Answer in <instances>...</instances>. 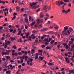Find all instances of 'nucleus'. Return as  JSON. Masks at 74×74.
Instances as JSON below:
<instances>
[{
	"label": "nucleus",
	"mask_w": 74,
	"mask_h": 74,
	"mask_svg": "<svg viewBox=\"0 0 74 74\" xmlns=\"http://www.w3.org/2000/svg\"><path fill=\"white\" fill-rule=\"evenodd\" d=\"M69 27V26H67L64 28V30L62 31V34H61V35H66V36H67L68 35L67 31L68 30Z\"/></svg>",
	"instance_id": "obj_1"
},
{
	"label": "nucleus",
	"mask_w": 74,
	"mask_h": 74,
	"mask_svg": "<svg viewBox=\"0 0 74 74\" xmlns=\"http://www.w3.org/2000/svg\"><path fill=\"white\" fill-rule=\"evenodd\" d=\"M30 5L32 9L33 8H38L40 7V5H38L36 6V5H37V3L33 2L32 3H30Z\"/></svg>",
	"instance_id": "obj_2"
},
{
	"label": "nucleus",
	"mask_w": 74,
	"mask_h": 74,
	"mask_svg": "<svg viewBox=\"0 0 74 74\" xmlns=\"http://www.w3.org/2000/svg\"><path fill=\"white\" fill-rule=\"evenodd\" d=\"M10 67V69L11 70H12L14 68V69H15V66H13L11 64H10L9 66L8 65L7 66L5 67L6 68H7V67Z\"/></svg>",
	"instance_id": "obj_3"
},
{
	"label": "nucleus",
	"mask_w": 74,
	"mask_h": 74,
	"mask_svg": "<svg viewBox=\"0 0 74 74\" xmlns=\"http://www.w3.org/2000/svg\"><path fill=\"white\" fill-rule=\"evenodd\" d=\"M45 41H46V42H50L52 40V38H45Z\"/></svg>",
	"instance_id": "obj_4"
},
{
	"label": "nucleus",
	"mask_w": 74,
	"mask_h": 74,
	"mask_svg": "<svg viewBox=\"0 0 74 74\" xmlns=\"http://www.w3.org/2000/svg\"><path fill=\"white\" fill-rule=\"evenodd\" d=\"M65 61L66 63H68L69 64H70V60H69V59L67 57H66L65 58Z\"/></svg>",
	"instance_id": "obj_5"
},
{
	"label": "nucleus",
	"mask_w": 74,
	"mask_h": 74,
	"mask_svg": "<svg viewBox=\"0 0 74 74\" xmlns=\"http://www.w3.org/2000/svg\"><path fill=\"white\" fill-rule=\"evenodd\" d=\"M18 31H19V32L18 33L17 35H18V36H19V35L21 34L22 32V30H21V29L20 28H19L18 29Z\"/></svg>",
	"instance_id": "obj_6"
},
{
	"label": "nucleus",
	"mask_w": 74,
	"mask_h": 74,
	"mask_svg": "<svg viewBox=\"0 0 74 74\" xmlns=\"http://www.w3.org/2000/svg\"><path fill=\"white\" fill-rule=\"evenodd\" d=\"M21 53L22 54H25V55H26L27 54V52L26 51H21Z\"/></svg>",
	"instance_id": "obj_7"
},
{
	"label": "nucleus",
	"mask_w": 74,
	"mask_h": 74,
	"mask_svg": "<svg viewBox=\"0 0 74 74\" xmlns=\"http://www.w3.org/2000/svg\"><path fill=\"white\" fill-rule=\"evenodd\" d=\"M56 4L58 6V7H60V1H57L56 2Z\"/></svg>",
	"instance_id": "obj_8"
},
{
	"label": "nucleus",
	"mask_w": 74,
	"mask_h": 74,
	"mask_svg": "<svg viewBox=\"0 0 74 74\" xmlns=\"http://www.w3.org/2000/svg\"><path fill=\"white\" fill-rule=\"evenodd\" d=\"M40 16L41 18H43L44 16V15L43 14V13L42 12H40Z\"/></svg>",
	"instance_id": "obj_9"
},
{
	"label": "nucleus",
	"mask_w": 74,
	"mask_h": 74,
	"mask_svg": "<svg viewBox=\"0 0 74 74\" xmlns=\"http://www.w3.org/2000/svg\"><path fill=\"white\" fill-rule=\"evenodd\" d=\"M34 20L33 18H32L31 16H30L29 18V21L31 22H33Z\"/></svg>",
	"instance_id": "obj_10"
},
{
	"label": "nucleus",
	"mask_w": 74,
	"mask_h": 74,
	"mask_svg": "<svg viewBox=\"0 0 74 74\" xmlns=\"http://www.w3.org/2000/svg\"><path fill=\"white\" fill-rule=\"evenodd\" d=\"M48 30V28H44L43 29H41L40 30L41 32H45V31H47Z\"/></svg>",
	"instance_id": "obj_11"
},
{
	"label": "nucleus",
	"mask_w": 74,
	"mask_h": 74,
	"mask_svg": "<svg viewBox=\"0 0 74 74\" xmlns=\"http://www.w3.org/2000/svg\"><path fill=\"white\" fill-rule=\"evenodd\" d=\"M63 41L64 42H65L66 43L68 42V39L66 38H64L63 39Z\"/></svg>",
	"instance_id": "obj_12"
},
{
	"label": "nucleus",
	"mask_w": 74,
	"mask_h": 74,
	"mask_svg": "<svg viewBox=\"0 0 74 74\" xmlns=\"http://www.w3.org/2000/svg\"><path fill=\"white\" fill-rule=\"evenodd\" d=\"M23 62V60H21V61L20 60H18L17 61V63L18 64L19 63H22Z\"/></svg>",
	"instance_id": "obj_13"
},
{
	"label": "nucleus",
	"mask_w": 74,
	"mask_h": 74,
	"mask_svg": "<svg viewBox=\"0 0 74 74\" xmlns=\"http://www.w3.org/2000/svg\"><path fill=\"white\" fill-rule=\"evenodd\" d=\"M38 53H36L35 56L34 57L35 60H36V59H38Z\"/></svg>",
	"instance_id": "obj_14"
},
{
	"label": "nucleus",
	"mask_w": 74,
	"mask_h": 74,
	"mask_svg": "<svg viewBox=\"0 0 74 74\" xmlns=\"http://www.w3.org/2000/svg\"><path fill=\"white\" fill-rule=\"evenodd\" d=\"M44 57L40 56L39 58V60H40V61L42 60H43V59H44Z\"/></svg>",
	"instance_id": "obj_15"
},
{
	"label": "nucleus",
	"mask_w": 74,
	"mask_h": 74,
	"mask_svg": "<svg viewBox=\"0 0 74 74\" xmlns=\"http://www.w3.org/2000/svg\"><path fill=\"white\" fill-rule=\"evenodd\" d=\"M31 53L32 55V58H34L35 57V56H36L35 55L33 54V53H34V52L33 53L32 52H31Z\"/></svg>",
	"instance_id": "obj_16"
},
{
	"label": "nucleus",
	"mask_w": 74,
	"mask_h": 74,
	"mask_svg": "<svg viewBox=\"0 0 74 74\" xmlns=\"http://www.w3.org/2000/svg\"><path fill=\"white\" fill-rule=\"evenodd\" d=\"M33 59H30L29 61H27V65H29V63H30V62H32L33 61Z\"/></svg>",
	"instance_id": "obj_17"
},
{
	"label": "nucleus",
	"mask_w": 74,
	"mask_h": 74,
	"mask_svg": "<svg viewBox=\"0 0 74 74\" xmlns=\"http://www.w3.org/2000/svg\"><path fill=\"white\" fill-rule=\"evenodd\" d=\"M2 54L3 55H9V54L7 53L4 51L2 52Z\"/></svg>",
	"instance_id": "obj_18"
},
{
	"label": "nucleus",
	"mask_w": 74,
	"mask_h": 74,
	"mask_svg": "<svg viewBox=\"0 0 74 74\" xmlns=\"http://www.w3.org/2000/svg\"><path fill=\"white\" fill-rule=\"evenodd\" d=\"M10 40L12 41H14L15 40V37H11Z\"/></svg>",
	"instance_id": "obj_19"
},
{
	"label": "nucleus",
	"mask_w": 74,
	"mask_h": 74,
	"mask_svg": "<svg viewBox=\"0 0 74 74\" xmlns=\"http://www.w3.org/2000/svg\"><path fill=\"white\" fill-rule=\"evenodd\" d=\"M67 5V3H64V5H63L62 6V8L63 9H64V6Z\"/></svg>",
	"instance_id": "obj_20"
},
{
	"label": "nucleus",
	"mask_w": 74,
	"mask_h": 74,
	"mask_svg": "<svg viewBox=\"0 0 74 74\" xmlns=\"http://www.w3.org/2000/svg\"><path fill=\"white\" fill-rule=\"evenodd\" d=\"M58 58H59V59H61V60H63V57L61 56H58Z\"/></svg>",
	"instance_id": "obj_21"
},
{
	"label": "nucleus",
	"mask_w": 74,
	"mask_h": 74,
	"mask_svg": "<svg viewBox=\"0 0 74 74\" xmlns=\"http://www.w3.org/2000/svg\"><path fill=\"white\" fill-rule=\"evenodd\" d=\"M69 72H70V73L69 74H71L72 73H73V74H74V70H69Z\"/></svg>",
	"instance_id": "obj_22"
},
{
	"label": "nucleus",
	"mask_w": 74,
	"mask_h": 74,
	"mask_svg": "<svg viewBox=\"0 0 74 74\" xmlns=\"http://www.w3.org/2000/svg\"><path fill=\"white\" fill-rule=\"evenodd\" d=\"M30 35V33L28 32V33H27V34L26 35V38H28L29 37V36Z\"/></svg>",
	"instance_id": "obj_23"
},
{
	"label": "nucleus",
	"mask_w": 74,
	"mask_h": 74,
	"mask_svg": "<svg viewBox=\"0 0 74 74\" xmlns=\"http://www.w3.org/2000/svg\"><path fill=\"white\" fill-rule=\"evenodd\" d=\"M16 11H19V9H20V8H19V6H17L16 7Z\"/></svg>",
	"instance_id": "obj_24"
},
{
	"label": "nucleus",
	"mask_w": 74,
	"mask_h": 74,
	"mask_svg": "<svg viewBox=\"0 0 74 74\" xmlns=\"http://www.w3.org/2000/svg\"><path fill=\"white\" fill-rule=\"evenodd\" d=\"M35 23H36V22L34 21V22L32 23L31 24H30V25L31 26H34Z\"/></svg>",
	"instance_id": "obj_25"
},
{
	"label": "nucleus",
	"mask_w": 74,
	"mask_h": 74,
	"mask_svg": "<svg viewBox=\"0 0 74 74\" xmlns=\"http://www.w3.org/2000/svg\"><path fill=\"white\" fill-rule=\"evenodd\" d=\"M44 53H45V54L47 55V57H49V54H48V53L46 52L45 51H44Z\"/></svg>",
	"instance_id": "obj_26"
},
{
	"label": "nucleus",
	"mask_w": 74,
	"mask_h": 74,
	"mask_svg": "<svg viewBox=\"0 0 74 74\" xmlns=\"http://www.w3.org/2000/svg\"><path fill=\"white\" fill-rule=\"evenodd\" d=\"M12 55H13V56H14V55H15V53H14V52H15V51L14 50H13L12 51Z\"/></svg>",
	"instance_id": "obj_27"
},
{
	"label": "nucleus",
	"mask_w": 74,
	"mask_h": 74,
	"mask_svg": "<svg viewBox=\"0 0 74 74\" xmlns=\"http://www.w3.org/2000/svg\"><path fill=\"white\" fill-rule=\"evenodd\" d=\"M31 36L32 37V39H34V38H36V37H35V36L34 34H32L31 35Z\"/></svg>",
	"instance_id": "obj_28"
},
{
	"label": "nucleus",
	"mask_w": 74,
	"mask_h": 74,
	"mask_svg": "<svg viewBox=\"0 0 74 74\" xmlns=\"http://www.w3.org/2000/svg\"><path fill=\"white\" fill-rule=\"evenodd\" d=\"M69 30L70 32H73V29L72 28L70 27L69 28Z\"/></svg>",
	"instance_id": "obj_29"
},
{
	"label": "nucleus",
	"mask_w": 74,
	"mask_h": 74,
	"mask_svg": "<svg viewBox=\"0 0 74 74\" xmlns=\"http://www.w3.org/2000/svg\"><path fill=\"white\" fill-rule=\"evenodd\" d=\"M48 65H49V66H53L54 65V64L52 63H48Z\"/></svg>",
	"instance_id": "obj_30"
},
{
	"label": "nucleus",
	"mask_w": 74,
	"mask_h": 74,
	"mask_svg": "<svg viewBox=\"0 0 74 74\" xmlns=\"http://www.w3.org/2000/svg\"><path fill=\"white\" fill-rule=\"evenodd\" d=\"M11 71L9 70V71H7L6 72V74H11Z\"/></svg>",
	"instance_id": "obj_31"
},
{
	"label": "nucleus",
	"mask_w": 74,
	"mask_h": 74,
	"mask_svg": "<svg viewBox=\"0 0 74 74\" xmlns=\"http://www.w3.org/2000/svg\"><path fill=\"white\" fill-rule=\"evenodd\" d=\"M53 43H54V40H53L50 42V44L51 45H53Z\"/></svg>",
	"instance_id": "obj_32"
},
{
	"label": "nucleus",
	"mask_w": 74,
	"mask_h": 74,
	"mask_svg": "<svg viewBox=\"0 0 74 74\" xmlns=\"http://www.w3.org/2000/svg\"><path fill=\"white\" fill-rule=\"evenodd\" d=\"M60 5H63L64 4V2L63 1H60Z\"/></svg>",
	"instance_id": "obj_33"
},
{
	"label": "nucleus",
	"mask_w": 74,
	"mask_h": 74,
	"mask_svg": "<svg viewBox=\"0 0 74 74\" xmlns=\"http://www.w3.org/2000/svg\"><path fill=\"white\" fill-rule=\"evenodd\" d=\"M12 48H14V49H16V48H17V47H16V45H15L12 46Z\"/></svg>",
	"instance_id": "obj_34"
},
{
	"label": "nucleus",
	"mask_w": 74,
	"mask_h": 74,
	"mask_svg": "<svg viewBox=\"0 0 74 74\" xmlns=\"http://www.w3.org/2000/svg\"><path fill=\"white\" fill-rule=\"evenodd\" d=\"M9 24L8 23L4 24L3 25H2V26H8Z\"/></svg>",
	"instance_id": "obj_35"
},
{
	"label": "nucleus",
	"mask_w": 74,
	"mask_h": 74,
	"mask_svg": "<svg viewBox=\"0 0 74 74\" xmlns=\"http://www.w3.org/2000/svg\"><path fill=\"white\" fill-rule=\"evenodd\" d=\"M51 49V47H49V46H47L46 47V49Z\"/></svg>",
	"instance_id": "obj_36"
},
{
	"label": "nucleus",
	"mask_w": 74,
	"mask_h": 74,
	"mask_svg": "<svg viewBox=\"0 0 74 74\" xmlns=\"http://www.w3.org/2000/svg\"><path fill=\"white\" fill-rule=\"evenodd\" d=\"M37 24H39L40 23V19H37Z\"/></svg>",
	"instance_id": "obj_37"
},
{
	"label": "nucleus",
	"mask_w": 74,
	"mask_h": 74,
	"mask_svg": "<svg viewBox=\"0 0 74 74\" xmlns=\"http://www.w3.org/2000/svg\"><path fill=\"white\" fill-rule=\"evenodd\" d=\"M18 42H22V39H21V38H20L19 39H18Z\"/></svg>",
	"instance_id": "obj_38"
},
{
	"label": "nucleus",
	"mask_w": 74,
	"mask_h": 74,
	"mask_svg": "<svg viewBox=\"0 0 74 74\" xmlns=\"http://www.w3.org/2000/svg\"><path fill=\"white\" fill-rule=\"evenodd\" d=\"M44 19H45V22L47 20V19H48V17H44Z\"/></svg>",
	"instance_id": "obj_39"
},
{
	"label": "nucleus",
	"mask_w": 74,
	"mask_h": 74,
	"mask_svg": "<svg viewBox=\"0 0 74 74\" xmlns=\"http://www.w3.org/2000/svg\"><path fill=\"white\" fill-rule=\"evenodd\" d=\"M6 52L7 53H8V54H9V53H10L11 52V51L10 50H6Z\"/></svg>",
	"instance_id": "obj_40"
},
{
	"label": "nucleus",
	"mask_w": 74,
	"mask_h": 74,
	"mask_svg": "<svg viewBox=\"0 0 74 74\" xmlns=\"http://www.w3.org/2000/svg\"><path fill=\"white\" fill-rule=\"evenodd\" d=\"M46 45H41V48H44L45 47Z\"/></svg>",
	"instance_id": "obj_41"
},
{
	"label": "nucleus",
	"mask_w": 74,
	"mask_h": 74,
	"mask_svg": "<svg viewBox=\"0 0 74 74\" xmlns=\"http://www.w3.org/2000/svg\"><path fill=\"white\" fill-rule=\"evenodd\" d=\"M47 8H48V7L47 5H45L44 6V10H46V9H47Z\"/></svg>",
	"instance_id": "obj_42"
},
{
	"label": "nucleus",
	"mask_w": 74,
	"mask_h": 74,
	"mask_svg": "<svg viewBox=\"0 0 74 74\" xmlns=\"http://www.w3.org/2000/svg\"><path fill=\"white\" fill-rule=\"evenodd\" d=\"M39 21H40V22L41 23H43V22H44V20L43 19L39 20Z\"/></svg>",
	"instance_id": "obj_43"
},
{
	"label": "nucleus",
	"mask_w": 74,
	"mask_h": 74,
	"mask_svg": "<svg viewBox=\"0 0 74 74\" xmlns=\"http://www.w3.org/2000/svg\"><path fill=\"white\" fill-rule=\"evenodd\" d=\"M49 33H51V34H54L55 32L53 31H51L49 32Z\"/></svg>",
	"instance_id": "obj_44"
},
{
	"label": "nucleus",
	"mask_w": 74,
	"mask_h": 74,
	"mask_svg": "<svg viewBox=\"0 0 74 74\" xmlns=\"http://www.w3.org/2000/svg\"><path fill=\"white\" fill-rule=\"evenodd\" d=\"M64 1L65 3H68L69 2V0H64Z\"/></svg>",
	"instance_id": "obj_45"
},
{
	"label": "nucleus",
	"mask_w": 74,
	"mask_h": 74,
	"mask_svg": "<svg viewBox=\"0 0 74 74\" xmlns=\"http://www.w3.org/2000/svg\"><path fill=\"white\" fill-rule=\"evenodd\" d=\"M42 27V24H39L38 26V27L40 29V28H41Z\"/></svg>",
	"instance_id": "obj_46"
},
{
	"label": "nucleus",
	"mask_w": 74,
	"mask_h": 74,
	"mask_svg": "<svg viewBox=\"0 0 74 74\" xmlns=\"http://www.w3.org/2000/svg\"><path fill=\"white\" fill-rule=\"evenodd\" d=\"M33 44L34 45H37V42H33Z\"/></svg>",
	"instance_id": "obj_47"
},
{
	"label": "nucleus",
	"mask_w": 74,
	"mask_h": 74,
	"mask_svg": "<svg viewBox=\"0 0 74 74\" xmlns=\"http://www.w3.org/2000/svg\"><path fill=\"white\" fill-rule=\"evenodd\" d=\"M47 67V65H43L42 66V68H45V67Z\"/></svg>",
	"instance_id": "obj_48"
},
{
	"label": "nucleus",
	"mask_w": 74,
	"mask_h": 74,
	"mask_svg": "<svg viewBox=\"0 0 74 74\" xmlns=\"http://www.w3.org/2000/svg\"><path fill=\"white\" fill-rule=\"evenodd\" d=\"M55 29L56 30H58V29H59V26H56L55 27Z\"/></svg>",
	"instance_id": "obj_49"
},
{
	"label": "nucleus",
	"mask_w": 74,
	"mask_h": 74,
	"mask_svg": "<svg viewBox=\"0 0 74 74\" xmlns=\"http://www.w3.org/2000/svg\"><path fill=\"white\" fill-rule=\"evenodd\" d=\"M10 37V35L9 34H7L6 35V38H8V37Z\"/></svg>",
	"instance_id": "obj_50"
},
{
	"label": "nucleus",
	"mask_w": 74,
	"mask_h": 74,
	"mask_svg": "<svg viewBox=\"0 0 74 74\" xmlns=\"http://www.w3.org/2000/svg\"><path fill=\"white\" fill-rule=\"evenodd\" d=\"M18 55H22L21 52H19L18 53Z\"/></svg>",
	"instance_id": "obj_51"
},
{
	"label": "nucleus",
	"mask_w": 74,
	"mask_h": 74,
	"mask_svg": "<svg viewBox=\"0 0 74 74\" xmlns=\"http://www.w3.org/2000/svg\"><path fill=\"white\" fill-rule=\"evenodd\" d=\"M60 47V45H58L57 46L58 48L59 49V50H60V49H59V47Z\"/></svg>",
	"instance_id": "obj_52"
},
{
	"label": "nucleus",
	"mask_w": 74,
	"mask_h": 74,
	"mask_svg": "<svg viewBox=\"0 0 74 74\" xmlns=\"http://www.w3.org/2000/svg\"><path fill=\"white\" fill-rule=\"evenodd\" d=\"M36 40H35V42H38V38H36Z\"/></svg>",
	"instance_id": "obj_53"
},
{
	"label": "nucleus",
	"mask_w": 74,
	"mask_h": 74,
	"mask_svg": "<svg viewBox=\"0 0 74 74\" xmlns=\"http://www.w3.org/2000/svg\"><path fill=\"white\" fill-rule=\"evenodd\" d=\"M0 13L1 14H3V10L1 9L0 10Z\"/></svg>",
	"instance_id": "obj_54"
},
{
	"label": "nucleus",
	"mask_w": 74,
	"mask_h": 74,
	"mask_svg": "<svg viewBox=\"0 0 74 74\" xmlns=\"http://www.w3.org/2000/svg\"><path fill=\"white\" fill-rule=\"evenodd\" d=\"M69 44H70L69 45V46H70V45H72V44H73V42L71 41H70L69 42Z\"/></svg>",
	"instance_id": "obj_55"
},
{
	"label": "nucleus",
	"mask_w": 74,
	"mask_h": 74,
	"mask_svg": "<svg viewBox=\"0 0 74 74\" xmlns=\"http://www.w3.org/2000/svg\"><path fill=\"white\" fill-rule=\"evenodd\" d=\"M47 24L48 25H50L51 24V21H50L49 20L48 21V22L47 23Z\"/></svg>",
	"instance_id": "obj_56"
},
{
	"label": "nucleus",
	"mask_w": 74,
	"mask_h": 74,
	"mask_svg": "<svg viewBox=\"0 0 74 74\" xmlns=\"http://www.w3.org/2000/svg\"><path fill=\"white\" fill-rule=\"evenodd\" d=\"M41 9V8H39V9H38L36 11V12H38V11H40V10Z\"/></svg>",
	"instance_id": "obj_57"
},
{
	"label": "nucleus",
	"mask_w": 74,
	"mask_h": 74,
	"mask_svg": "<svg viewBox=\"0 0 74 74\" xmlns=\"http://www.w3.org/2000/svg\"><path fill=\"white\" fill-rule=\"evenodd\" d=\"M15 18H16V16H14L13 17L12 19V20H14L15 19Z\"/></svg>",
	"instance_id": "obj_58"
},
{
	"label": "nucleus",
	"mask_w": 74,
	"mask_h": 74,
	"mask_svg": "<svg viewBox=\"0 0 74 74\" xmlns=\"http://www.w3.org/2000/svg\"><path fill=\"white\" fill-rule=\"evenodd\" d=\"M19 73V71L18 70L16 74H21V73Z\"/></svg>",
	"instance_id": "obj_59"
},
{
	"label": "nucleus",
	"mask_w": 74,
	"mask_h": 74,
	"mask_svg": "<svg viewBox=\"0 0 74 74\" xmlns=\"http://www.w3.org/2000/svg\"><path fill=\"white\" fill-rule=\"evenodd\" d=\"M6 58L7 59H10V56H7Z\"/></svg>",
	"instance_id": "obj_60"
},
{
	"label": "nucleus",
	"mask_w": 74,
	"mask_h": 74,
	"mask_svg": "<svg viewBox=\"0 0 74 74\" xmlns=\"http://www.w3.org/2000/svg\"><path fill=\"white\" fill-rule=\"evenodd\" d=\"M32 33H36V31L34 30L32 31Z\"/></svg>",
	"instance_id": "obj_61"
},
{
	"label": "nucleus",
	"mask_w": 74,
	"mask_h": 74,
	"mask_svg": "<svg viewBox=\"0 0 74 74\" xmlns=\"http://www.w3.org/2000/svg\"><path fill=\"white\" fill-rule=\"evenodd\" d=\"M65 11H66V10H65L64 9L62 10V13H65Z\"/></svg>",
	"instance_id": "obj_62"
},
{
	"label": "nucleus",
	"mask_w": 74,
	"mask_h": 74,
	"mask_svg": "<svg viewBox=\"0 0 74 74\" xmlns=\"http://www.w3.org/2000/svg\"><path fill=\"white\" fill-rule=\"evenodd\" d=\"M49 73L50 74H53L52 71H49Z\"/></svg>",
	"instance_id": "obj_63"
},
{
	"label": "nucleus",
	"mask_w": 74,
	"mask_h": 74,
	"mask_svg": "<svg viewBox=\"0 0 74 74\" xmlns=\"http://www.w3.org/2000/svg\"><path fill=\"white\" fill-rule=\"evenodd\" d=\"M16 28H19V26L18 25H16Z\"/></svg>",
	"instance_id": "obj_64"
}]
</instances>
